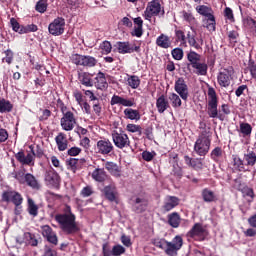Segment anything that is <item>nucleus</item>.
Masks as SVG:
<instances>
[{"label": "nucleus", "instance_id": "603ef678", "mask_svg": "<svg viewBox=\"0 0 256 256\" xmlns=\"http://www.w3.org/2000/svg\"><path fill=\"white\" fill-rule=\"evenodd\" d=\"M228 41L232 45L239 43V32L237 30H231L228 32Z\"/></svg>", "mask_w": 256, "mask_h": 256}, {"label": "nucleus", "instance_id": "4468645a", "mask_svg": "<svg viewBox=\"0 0 256 256\" xmlns=\"http://www.w3.org/2000/svg\"><path fill=\"white\" fill-rule=\"evenodd\" d=\"M233 67L222 69L217 75L218 85L227 89L233 81Z\"/></svg>", "mask_w": 256, "mask_h": 256}, {"label": "nucleus", "instance_id": "e2e57ef3", "mask_svg": "<svg viewBox=\"0 0 256 256\" xmlns=\"http://www.w3.org/2000/svg\"><path fill=\"white\" fill-rule=\"evenodd\" d=\"M123 253H125V247H123L122 245H115L112 248V255L113 256H121L123 255Z\"/></svg>", "mask_w": 256, "mask_h": 256}, {"label": "nucleus", "instance_id": "39448f33", "mask_svg": "<svg viewBox=\"0 0 256 256\" xmlns=\"http://www.w3.org/2000/svg\"><path fill=\"white\" fill-rule=\"evenodd\" d=\"M29 149L31 150V153H28L25 156V152L21 150L15 154V159L19 161L21 165H28V167H34L35 157H37V159H42V157L45 155V152L43 151V148H41V146L39 145L36 146V150L33 149V145H30Z\"/></svg>", "mask_w": 256, "mask_h": 256}, {"label": "nucleus", "instance_id": "79ce46f5", "mask_svg": "<svg viewBox=\"0 0 256 256\" xmlns=\"http://www.w3.org/2000/svg\"><path fill=\"white\" fill-rule=\"evenodd\" d=\"M13 111V104L5 98L0 99V113H11Z\"/></svg>", "mask_w": 256, "mask_h": 256}, {"label": "nucleus", "instance_id": "f3484780", "mask_svg": "<svg viewBox=\"0 0 256 256\" xmlns=\"http://www.w3.org/2000/svg\"><path fill=\"white\" fill-rule=\"evenodd\" d=\"M206 235L207 230L203 227L202 223H195L186 234L190 239H198V241H205Z\"/></svg>", "mask_w": 256, "mask_h": 256}, {"label": "nucleus", "instance_id": "aec40b11", "mask_svg": "<svg viewBox=\"0 0 256 256\" xmlns=\"http://www.w3.org/2000/svg\"><path fill=\"white\" fill-rule=\"evenodd\" d=\"M110 105H122V107H135L137 103L135 98H123L117 94H114L110 100Z\"/></svg>", "mask_w": 256, "mask_h": 256}, {"label": "nucleus", "instance_id": "412c9836", "mask_svg": "<svg viewBox=\"0 0 256 256\" xmlns=\"http://www.w3.org/2000/svg\"><path fill=\"white\" fill-rule=\"evenodd\" d=\"M232 169L233 173H247V171H251L239 155H232Z\"/></svg>", "mask_w": 256, "mask_h": 256}, {"label": "nucleus", "instance_id": "f257e3e1", "mask_svg": "<svg viewBox=\"0 0 256 256\" xmlns=\"http://www.w3.org/2000/svg\"><path fill=\"white\" fill-rule=\"evenodd\" d=\"M56 223L59 225V229L65 233V235H75L79 233L80 228L77 225V216L73 213L71 206L65 205L62 209V213H58L54 216Z\"/></svg>", "mask_w": 256, "mask_h": 256}, {"label": "nucleus", "instance_id": "b1692460", "mask_svg": "<svg viewBox=\"0 0 256 256\" xmlns=\"http://www.w3.org/2000/svg\"><path fill=\"white\" fill-rule=\"evenodd\" d=\"M171 105L169 104V100L167 99V96L165 94H162L160 97L156 100V109L158 113L163 114L167 111V109H170Z\"/></svg>", "mask_w": 256, "mask_h": 256}, {"label": "nucleus", "instance_id": "5fc2aeb1", "mask_svg": "<svg viewBox=\"0 0 256 256\" xmlns=\"http://www.w3.org/2000/svg\"><path fill=\"white\" fill-rule=\"evenodd\" d=\"M47 7H48L47 0H39L36 3L35 10L38 13H45V11H47Z\"/></svg>", "mask_w": 256, "mask_h": 256}, {"label": "nucleus", "instance_id": "a18cd8bd", "mask_svg": "<svg viewBox=\"0 0 256 256\" xmlns=\"http://www.w3.org/2000/svg\"><path fill=\"white\" fill-rule=\"evenodd\" d=\"M127 83L131 89H138L139 85H141V79L137 75H131L128 76Z\"/></svg>", "mask_w": 256, "mask_h": 256}, {"label": "nucleus", "instance_id": "69168bd1", "mask_svg": "<svg viewBox=\"0 0 256 256\" xmlns=\"http://www.w3.org/2000/svg\"><path fill=\"white\" fill-rule=\"evenodd\" d=\"M182 17L187 23H195V16L191 12L182 11Z\"/></svg>", "mask_w": 256, "mask_h": 256}, {"label": "nucleus", "instance_id": "4be33fe9", "mask_svg": "<svg viewBox=\"0 0 256 256\" xmlns=\"http://www.w3.org/2000/svg\"><path fill=\"white\" fill-rule=\"evenodd\" d=\"M147 207H149V200H147L146 198L137 197L134 200L132 211L138 214L145 213V211H147Z\"/></svg>", "mask_w": 256, "mask_h": 256}, {"label": "nucleus", "instance_id": "20e7f679", "mask_svg": "<svg viewBox=\"0 0 256 256\" xmlns=\"http://www.w3.org/2000/svg\"><path fill=\"white\" fill-rule=\"evenodd\" d=\"M213 137V132L208 129H204L198 136L194 144V152L199 157H205L209 150L211 149V141Z\"/></svg>", "mask_w": 256, "mask_h": 256}, {"label": "nucleus", "instance_id": "f03ea898", "mask_svg": "<svg viewBox=\"0 0 256 256\" xmlns=\"http://www.w3.org/2000/svg\"><path fill=\"white\" fill-rule=\"evenodd\" d=\"M152 243L158 249H163L168 256H177L183 247V237L176 235L170 242L165 238H155Z\"/></svg>", "mask_w": 256, "mask_h": 256}, {"label": "nucleus", "instance_id": "423d86ee", "mask_svg": "<svg viewBox=\"0 0 256 256\" xmlns=\"http://www.w3.org/2000/svg\"><path fill=\"white\" fill-rule=\"evenodd\" d=\"M219 106V96L215 88H208V105H207V114L211 119H219L220 121L225 120V115L219 113L217 107Z\"/></svg>", "mask_w": 256, "mask_h": 256}, {"label": "nucleus", "instance_id": "f8f14e48", "mask_svg": "<svg viewBox=\"0 0 256 256\" xmlns=\"http://www.w3.org/2000/svg\"><path fill=\"white\" fill-rule=\"evenodd\" d=\"M44 181L48 187H52L53 189H59L61 187V176L53 168L45 171Z\"/></svg>", "mask_w": 256, "mask_h": 256}, {"label": "nucleus", "instance_id": "c756f323", "mask_svg": "<svg viewBox=\"0 0 256 256\" xmlns=\"http://www.w3.org/2000/svg\"><path fill=\"white\" fill-rule=\"evenodd\" d=\"M105 169L108 170L110 175L113 177H121V168H119V165L115 162L107 161L104 165Z\"/></svg>", "mask_w": 256, "mask_h": 256}, {"label": "nucleus", "instance_id": "052dcab7", "mask_svg": "<svg viewBox=\"0 0 256 256\" xmlns=\"http://www.w3.org/2000/svg\"><path fill=\"white\" fill-rule=\"evenodd\" d=\"M173 59L176 61H181L183 59V49L181 48H175L171 52Z\"/></svg>", "mask_w": 256, "mask_h": 256}, {"label": "nucleus", "instance_id": "338daca9", "mask_svg": "<svg viewBox=\"0 0 256 256\" xmlns=\"http://www.w3.org/2000/svg\"><path fill=\"white\" fill-rule=\"evenodd\" d=\"M248 70L250 72V75H251L252 79H255V81H256V64H255V61H249Z\"/></svg>", "mask_w": 256, "mask_h": 256}, {"label": "nucleus", "instance_id": "1a4fd4ad", "mask_svg": "<svg viewBox=\"0 0 256 256\" xmlns=\"http://www.w3.org/2000/svg\"><path fill=\"white\" fill-rule=\"evenodd\" d=\"M70 59L74 65L81 67H95L97 65V58L90 55L72 54Z\"/></svg>", "mask_w": 256, "mask_h": 256}, {"label": "nucleus", "instance_id": "bb28decb", "mask_svg": "<svg viewBox=\"0 0 256 256\" xmlns=\"http://www.w3.org/2000/svg\"><path fill=\"white\" fill-rule=\"evenodd\" d=\"M55 142L58 147V151H67L69 141L67 140V135L65 133H58V135L55 137Z\"/></svg>", "mask_w": 256, "mask_h": 256}, {"label": "nucleus", "instance_id": "9d476101", "mask_svg": "<svg viewBox=\"0 0 256 256\" xmlns=\"http://www.w3.org/2000/svg\"><path fill=\"white\" fill-rule=\"evenodd\" d=\"M112 141L118 149H125V147H130L131 140H129V136L125 131L120 130L119 132L117 130L112 131Z\"/></svg>", "mask_w": 256, "mask_h": 256}, {"label": "nucleus", "instance_id": "a878e982", "mask_svg": "<svg viewBox=\"0 0 256 256\" xmlns=\"http://www.w3.org/2000/svg\"><path fill=\"white\" fill-rule=\"evenodd\" d=\"M184 161L188 167H191L194 171H201V169H203V162L201 161V158H191L188 155H185Z\"/></svg>", "mask_w": 256, "mask_h": 256}, {"label": "nucleus", "instance_id": "4c0bfd02", "mask_svg": "<svg viewBox=\"0 0 256 256\" xmlns=\"http://www.w3.org/2000/svg\"><path fill=\"white\" fill-rule=\"evenodd\" d=\"M240 193H242V197L244 199H247V203L251 205L253 199H255V191L253 188H249V186L246 185L245 188L240 191Z\"/></svg>", "mask_w": 256, "mask_h": 256}, {"label": "nucleus", "instance_id": "4d7b16f0", "mask_svg": "<svg viewBox=\"0 0 256 256\" xmlns=\"http://www.w3.org/2000/svg\"><path fill=\"white\" fill-rule=\"evenodd\" d=\"M10 25L12 27V31H14L15 33H19V35H21V27H23V25L19 24L17 19L11 18Z\"/></svg>", "mask_w": 256, "mask_h": 256}, {"label": "nucleus", "instance_id": "c9c22d12", "mask_svg": "<svg viewBox=\"0 0 256 256\" xmlns=\"http://www.w3.org/2000/svg\"><path fill=\"white\" fill-rule=\"evenodd\" d=\"M125 119H130V121H139L141 119V114L139 110H135L133 108H126L123 111Z\"/></svg>", "mask_w": 256, "mask_h": 256}, {"label": "nucleus", "instance_id": "a19ab883", "mask_svg": "<svg viewBox=\"0 0 256 256\" xmlns=\"http://www.w3.org/2000/svg\"><path fill=\"white\" fill-rule=\"evenodd\" d=\"M225 151H223V148L217 146L215 147L211 153H210V158L212 159V161H214L215 163H219V161H221V159H223V155H224Z\"/></svg>", "mask_w": 256, "mask_h": 256}, {"label": "nucleus", "instance_id": "2eb2a0df", "mask_svg": "<svg viewBox=\"0 0 256 256\" xmlns=\"http://www.w3.org/2000/svg\"><path fill=\"white\" fill-rule=\"evenodd\" d=\"M48 31L50 35L54 37H59L65 33V19L63 17H57L48 26Z\"/></svg>", "mask_w": 256, "mask_h": 256}, {"label": "nucleus", "instance_id": "774afa93", "mask_svg": "<svg viewBox=\"0 0 256 256\" xmlns=\"http://www.w3.org/2000/svg\"><path fill=\"white\" fill-rule=\"evenodd\" d=\"M156 153L155 152H149V151H144L142 152V159L144 161L150 162L153 161L155 158Z\"/></svg>", "mask_w": 256, "mask_h": 256}, {"label": "nucleus", "instance_id": "c03bdc74", "mask_svg": "<svg viewBox=\"0 0 256 256\" xmlns=\"http://www.w3.org/2000/svg\"><path fill=\"white\" fill-rule=\"evenodd\" d=\"M240 133H242L243 137H251V133H253V127L249 123L241 122Z\"/></svg>", "mask_w": 256, "mask_h": 256}, {"label": "nucleus", "instance_id": "49530a36", "mask_svg": "<svg viewBox=\"0 0 256 256\" xmlns=\"http://www.w3.org/2000/svg\"><path fill=\"white\" fill-rule=\"evenodd\" d=\"M169 100L171 101V105L174 109H179V107L183 105L181 97L176 93L170 94Z\"/></svg>", "mask_w": 256, "mask_h": 256}, {"label": "nucleus", "instance_id": "393cba45", "mask_svg": "<svg viewBox=\"0 0 256 256\" xmlns=\"http://www.w3.org/2000/svg\"><path fill=\"white\" fill-rule=\"evenodd\" d=\"M203 27L207 29L210 33H215L217 31V21L215 20V15L206 16L203 20Z\"/></svg>", "mask_w": 256, "mask_h": 256}, {"label": "nucleus", "instance_id": "8fccbe9b", "mask_svg": "<svg viewBox=\"0 0 256 256\" xmlns=\"http://www.w3.org/2000/svg\"><path fill=\"white\" fill-rule=\"evenodd\" d=\"M99 48L101 49L103 55H109V53H111V51H113V45H111L110 41H103Z\"/></svg>", "mask_w": 256, "mask_h": 256}, {"label": "nucleus", "instance_id": "6ab92c4d", "mask_svg": "<svg viewBox=\"0 0 256 256\" xmlns=\"http://www.w3.org/2000/svg\"><path fill=\"white\" fill-rule=\"evenodd\" d=\"M97 153L100 155H111L115 151V146L108 138L98 140L96 143Z\"/></svg>", "mask_w": 256, "mask_h": 256}, {"label": "nucleus", "instance_id": "473e14b6", "mask_svg": "<svg viewBox=\"0 0 256 256\" xmlns=\"http://www.w3.org/2000/svg\"><path fill=\"white\" fill-rule=\"evenodd\" d=\"M246 165V168L249 169V167H255L256 165V153L254 151H247V153H244L243 159H242Z\"/></svg>", "mask_w": 256, "mask_h": 256}, {"label": "nucleus", "instance_id": "ddd939ff", "mask_svg": "<svg viewBox=\"0 0 256 256\" xmlns=\"http://www.w3.org/2000/svg\"><path fill=\"white\" fill-rule=\"evenodd\" d=\"M2 201L12 203L15 207H21L23 205V195L15 190H6L2 193Z\"/></svg>", "mask_w": 256, "mask_h": 256}, {"label": "nucleus", "instance_id": "3c124183", "mask_svg": "<svg viewBox=\"0 0 256 256\" xmlns=\"http://www.w3.org/2000/svg\"><path fill=\"white\" fill-rule=\"evenodd\" d=\"M5 57L2 58V63H7V65H11L13 63V59L15 57V53L11 49H7L4 51Z\"/></svg>", "mask_w": 256, "mask_h": 256}, {"label": "nucleus", "instance_id": "ea45409f", "mask_svg": "<svg viewBox=\"0 0 256 256\" xmlns=\"http://www.w3.org/2000/svg\"><path fill=\"white\" fill-rule=\"evenodd\" d=\"M78 80L85 87H93V81L91 80V74L82 72L78 74Z\"/></svg>", "mask_w": 256, "mask_h": 256}, {"label": "nucleus", "instance_id": "c85d7f7f", "mask_svg": "<svg viewBox=\"0 0 256 256\" xmlns=\"http://www.w3.org/2000/svg\"><path fill=\"white\" fill-rule=\"evenodd\" d=\"M91 177L94 181H97V183H104V181H107V172L105 168L97 167L92 172Z\"/></svg>", "mask_w": 256, "mask_h": 256}, {"label": "nucleus", "instance_id": "37998d69", "mask_svg": "<svg viewBox=\"0 0 256 256\" xmlns=\"http://www.w3.org/2000/svg\"><path fill=\"white\" fill-rule=\"evenodd\" d=\"M196 11L199 13V15H202V17H209L214 13L213 8L206 5L197 6Z\"/></svg>", "mask_w": 256, "mask_h": 256}, {"label": "nucleus", "instance_id": "de8ad7c7", "mask_svg": "<svg viewBox=\"0 0 256 256\" xmlns=\"http://www.w3.org/2000/svg\"><path fill=\"white\" fill-rule=\"evenodd\" d=\"M37 31H39V27H37L36 24L22 25L21 27V35H25L27 33H35Z\"/></svg>", "mask_w": 256, "mask_h": 256}, {"label": "nucleus", "instance_id": "9b49d317", "mask_svg": "<svg viewBox=\"0 0 256 256\" xmlns=\"http://www.w3.org/2000/svg\"><path fill=\"white\" fill-rule=\"evenodd\" d=\"M117 53L120 55H127L131 53H141V46L133 45L129 41H118L114 44Z\"/></svg>", "mask_w": 256, "mask_h": 256}, {"label": "nucleus", "instance_id": "5701e85b", "mask_svg": "<svg viewBox=\"0 0 256 256\" xmlns=\"http://www.w3.org/2000/svg\"><path fill=\"white\" fill-rule=\"evenodd\" d=\"M102 192L105 199H107L111 203H117V187H115V184L105 186Z\"/></svg>", "mask_w": 256, "mask_h": 256}, {"label": "nucleus", "instance_id": "58836bf2", "mask_svg": "<svg viewBox=\"0 0 256 256\" xmlns=\"http://www.w3.org/2000/svg\"><path fill=\"white\" fill-rule=\"evenodd\" d=\"M27 203H28L27 211L29 215H31V217H37V215H39V206L35 204V201L33 200V198H28Z\"/></svg>", "mask_w": 256, "mask_h": 256}, {"label": "nucleus", "instance_id": "cd10ccee", "mask_svg": "<svg viewBox=\"0 0 256 256\" xmlns=\"http://www.w3.org/2000/svg\"><path fill=\"white\" fill-rule=\"evenodd\" d=\"M180 199L179 197L176 196H167L163 209L166 212L172 211V209H175L179 205Z\"/></svg>", "mask_w": 256, "mask_h": 256}, {"label": "nucleus", "instance_id": "7ed1b4c3", "mask_svg": "<svg viewBox=\"0 0 256 256\" xmlns=\"http://www.w3.org/2000/svg\"><path fill=\"white\" fill-rule=\"evenodd\" d=\"M187 69L191 71V67L194 70L193 73L195 75H200L205 77L207 75V71L209 70V66L205 62H201V54L190 50L187 55Z\"/></svg>", "mask_w": 256, "mask_h": 256}, {"label": "nucleus", "instance_id": "0e129e2a", "mask_svg": "<svg viewBox=\"0 0 256 256\" xmlns=\"http://www.w3.org/2000/svg\"><path fill=\"white\" fill-rule=\"evenodd\" d=\"M172 175H173V177H176V179H182L183 178V168H181L180 166H173Z\"/></svg>", "mask_w": 256, "mask_h": 256}, {"label": "nucleus", "instance_id": "864d4df0", "mask_svg": "<svg viewBox=\"0 0 256 256\" xmlns=\"http://www.w3.org/2000/svg\"><path fill=\"white\" fill-rule=\"evenodd\" d=\"M187 39H188V45L190 47H194L197 51L201 49V44L197 42V39H195L194 35H191L190 33L187 34Z\"/></svg>", "mask_w": 256, "mask_h": 256}, {"label": "nucleus", "instance_id": "680f3d73", "mask_svg": "<svg viewBox=\"0 0 256 256\" xmlns=\"http://www.w3.org/2000/svg\"><path fill=\"white\" fill-rule=\"evenodd\" d=\"M246 186L247 184L241 180V175L239 178L234 179V189H237V191L245 189Z\"/></svg>", "mask_w": 256, "mask_h": 256}, {"label": "nucleus", "instance_id": "09e8293b", "mask_svg": "<svg viewBox=\"0 0 256 256\" xmlns=\"http://www.w3.org/2000/svg\"><path fill=\"white\" fill-rule=\"evenodd\" d=\"M66 165L70 171H73L74 173H77L78 165H79V159L77 158H70L66 160Z\"/></svg>", "mask_w": 256, "mask_h": 256}, {"label": "nucleus", "instance_id": "2f4dec72", "mask_svg": "<svg viewBox=\"0 0 256 256\" xmlns=\"http://www.w3.org/2000/svg\"><path fill=\"white\" fill-rule=\"evenodd\" d=\"M135 25L134 31L132 32L133 37H143V18L136 17L133 19Z\"/></svg>", "mask_w": 256, "mask_h": 256}, {"label": "nucleus", "instance_id": "0eeeda50", "mask_svg": "<svg viewBox=\"0 0 256 256\" xmlns=\"http://www.w3.org/2000/svg\"><path fill=\"white\" fill-rule=\"evenodd\" d=\"M165 17V8L161 7L159 0H152L148 2L146 9L143 13V17L146 21L151 23L153 17Z\"/></svg>", "mask_w": 256, "mask_h": 256}, {"label": "nucleus", "instance_id": "13d9d810", "mask_svg": "<svg viewBox=\"0 0 256 256\" xmlns=\"http://www.w3.org/2000/svg\"><path fill=\"white\" fill-rule=\"evenodd\" d=\"M126 131H128L129 133H139V135L143 133L141 131V126L136 124H127Z\"/></svg>", "mask_w": 256, "mask_h": 256}, {"label": "nucleus", "instance_id": "f704fd0d", "mask_svg": "<svg viewBox=\"0 0 256 256\" xmlns=\"http://www.w3.org/2000/svg\"><path fill=\"white\" fill-rule=\"evenodd\" d=\"M96 87L97 89H100V91H105L109 87V84L107 83V78L105 77V73L99 72L96 75Z\"/></svg>", "mask_w": 256, "mask_h": 256}, {"label": "nucleus", "instance_id": "72a5a7b5", "mask_svg": "<svg viewBox=\"0 0 256 256\" xmlns=\"http://www.w3.org/2000/svg\"><path fill=\"white\" fill-rule=\"evenodd\" d=\"M156 45L161 47V49H169L172 45L171 38L165 34H161L156 39Z\"/></svg>", "mask_w": 256, "mask_h": 256}, {"label": "nucleus", "instance_id": "6e6d98bb", "mask_svg": "<svg viewBox=\"0 0 256 256\" xmlns=\"http://www.w3.org/2000/svg\"><path fill=\"white\" fill-rule=\"evenodd\" d=\"M44 239H46V241H48V243H51L52 245H58L59 244V237H57V233L53 230H52V233H50Z\"/></svg>", "mask_w": 256, "mask_h": 256}, {"label": "nucleus", "instance_id": "7c9ffc66", "mask_svg": "<svg viewBox=\"0 0 256 256\" xmlns=\"http://www.w3.org/2000/svg\"><path fill=\"white\" fill-rule=\"evenodd\" d=\"M204 203H215L217 201V194L209 188H204L201 192Z\"/></svg>", "mask_w": 256, "mask_h": 256}, {"label": "nucleus", "instance_id": "e433bc0d", "mask_svg": "<svg viewBox=\"0 0 256 256\" xmlns=\"http://www.w3.org/2000/svg\"><path fill=\"white\" fill-rule=\"evenodd\" d=\"M168 224L173 229H177L181 225V216L177 212H173L168 215Z\"/></svg>", "mask_w": 256, "mask_h": 256}, {"label": "nucleus", "instance_id": "6e6552de", "mask_svg": "<svg viewBox=\"0 0 256 256\" xmlns=\"http://www.w3.org/2000/svg\"><path fill=\"white\" fill-rule=\"evenodd\" d=\"M15 179H17L18 183L21 185L27 184L28 187L33 189L34 191H39L41 189V183H39V180L31 174V173H23V172H18L15 175Z\"/></svg>", "mask_w": 256, "mask_h": 256}, {"label": "nucleus", "instance_id": "a211bd4d", "mask_svg": "<svg viewBox=\"0 0 256 256\" xmlns=\"http://www.w3.org/2000/svg\"><path fill=\"white\" fill-rule=\"evenodd\" d=\"M174 91L179 94L182 101H187L189 99V86H187V83L183 77H180L175 81Z\"/></svg>", "mask_w": 256, "mask_h": 256}, {"label": "nucleus", "instance_id": "bf43d9fd", "mask_svg": "<svg viewBox=\"0 0 256 256\" xmlns=\"http://www.w3.org/2000/svg\"><path fill=\"white\" fill-rule=\"evenodd\" d=\"M24 237L26 239H30L29 244L31 245V247H37V245H39V241L35 238V235H33L30 232H26L24 233Z\"/></svg>", "mask_w": 256, "mask_h": 256}, {"label": "nucleus", "instance_id": "dca6fc26", "mask_svg": "<svg viewBox=\"0 0 256 256\" xmlns=\"http://www.w3.org/2000/svg\"><path fill=\"white\" fill-rule=\"evenodd\" d=\"M60 125L63 131H73V129H75V125H77V118H75V114L72 111L64 113L60 119Z\"/></svg>", "mask_w": 256, "mask_h": 256}]
</instances>
